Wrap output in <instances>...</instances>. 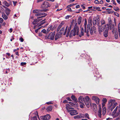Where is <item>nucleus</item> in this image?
Masks as SVG:
<instances>
[{"label": "nucleus", "mask_w": 120, "mask_h": 120, "mask_svg": "<svg viewBox=\"0 0 120 120\" xmlns=\"http://www.w3.org/2000/svg\"><path fill=\"white\" fill-rule=\"evenodd\" d=\"M44 10H34L33 13H35V15L36 16H41L38 17V19L42 17H44L46 15L43 12Z\"/></svg>", "instance_id": "1"}, {"label": "nucleus", "mask_w": 120, "mask_h": 120, "mask_svg": "<svg viewBox=\"0 0 120 120\" xmlns=\"http://www.w3.org/2000/svg\"><path fill=\"white\" fill-rule=\"evenodd\" d=\"M79 28L78 26L76 25H75L74 29V31L71 30L70 34V36H74L76 34L78 35L79 32Z\"/></svg>", "instance_id": "2"}, {"label": "nucleus", "mask_w": 120, "mask_h": 120, "mask_svg": "<svg viewBox=\"0 0 120 120\" xmlns=\"http://www.w3.org/2000/svg\"><path fill=\"white\" fill-rule=\"evenodd\" d=\"M99 19H97V26H98V30L99 32L103 31L105 28L106 26V24H101L100 25Z\"/></svg>", "instance_id": "3"}, {"label": "nucleus", "mask_w": 120, "mask_h": 120, "mask_svg": "<svg viewBox=\"0 0 120 120\" xmlns=\"http://www.w3.org/2000/svg\"><path fill=\"white\" fill-rule=\"evenodd\" d=\"M92 25L91 24H88L87 25V29L86 28V29H84V32L86 33V35L88 36H89V32L90 26Z\"/></svg>", "instance_id": "4"}, {"label": "nucleus", "mask_w": 120, "mask_h": 120, "mask_svg": "<svg viewBox=\"0 0 120 120\" xmlns=\"http://www.w3.org/2000/svg\"><path fill=\"white\" fill-rule=\"evenodd\" d=\"M68 112H69L71 116L77 114L79 113L76 110L73 109L71 110H68Z\"/></svg>", "instance_id": "5"}, {"label": "nucleus", "mask_w": 120, "mask_h": 120, "mask_svg": "<svg viewBox=\"0 0 120 120\" xmlns=\"http://www.w3.org/2000/svg\"><path fill=\"white\" fill-rule=\"evenodd\" d=\"M82 114V118H86V119H82V120H91V118L89 116V115L87 113H85L84 114Z\"/></svg>", "instance_id": "6"}, {"label": "nucleus", "mask_w": 120, "mask_h": 120, "mask_svg": "<svg viewBox=\"0 0 120 120\" xmlns=\"http://www.w3.org/2000/svg\"><path fill=\"white\" fill-rule=\"evenodd\" d=\"M49 6L50 4L49 3L46 1L43 2L41 6V7L44 8H46Z\"/></svg>", "instance_id": "7"}, {"label": "nucleus", "mask_w": 120, "mask_h": 120, "mask_svg": "<svg viewBox=\"0 0 120 120\" xmlns=\"http://www.w3.org/2000/svg\"><path fill=\"white\" fill-rule=\"evenodd\" d=\"M50 118L51 117L49 114H47L45 116L40 117L41 119L42 120H49Z\"/></svg>", "instance_id": "8"}, {"label": "nucleus", "mask_w": 120, "mask_h": 120, "mask_svg": "<svg viewBox=\"0 0 120 120\" xmlns=\"http://www.w3.org/2000/svg\"><path fill=\"white\" fill-rule=\"evenodd\" d=\"M55 34V32L51 33L48 36L47 38L52 40H53L54 38Z\"/></svg>", "instance_id": "9"}, {"label": "nucleus", "mask_w": 120, "mask_h": 120, "mask_svg": "<svg viewBox=\"0 0 120 120\" xmlns=\"http://www.w3.org/2000/svg\"><path fill=\"white\" fill-rule=\"evenodd\" d=\"M118 108V106H117L113 112L112 115L113 117H115L116 116H117L119 114V113L116 112V111L117 110Z\"/></svg>", "instance_id": "10"}, {"label": "nucleus", "mask_w": 120, "mask_h": 120, "mask_svg": "<svg viewBox=\"0 0 120 120\" xmlns=\"http://www.w3.org/2000/svg\"><path fill=\"white\" fill-rule=\"evenodd\" d=\"M107 25L108 26L109 29L111 30L112 32H114V25H109L108 24H107Z\"/></svg>", "instance_id": "11"}, {"label": "nucleus", "mask_w": 120, "mask_h": 120, "mask_svg": "<svg viewBox=\"0 0 120 120\" xmlns=\"http://www.w3.org/2000/svg\"><path fill=\"white\" fill-rule=\"evenodd\" d=\"M115 101L114 100H110L109 101L108 104V107L109 108L112 107L114 104V102Z\"/></svg>", "instance_id": "12"}, {"label": "nucleus", "mask_w": 120, "mask_h": 120, "mask_svg": "<svg viewBox=\"0 0 120 120\" xmlns=\"http://www.w3.org/2000/svg\"><path fill=\"white\" fill-rule=\"evenodd\" d=\"M96 31V27L94 26L91 27L90 31V33L91 34H93V33H95Z\"/></svg>", "instance_id": "13"}, {"label": "nucleus", "mask_w": 120, "mask_h": 120, "mask_svg": "<svg viewBox=\"0 0 120 120\" xmlns=\"http://www.w3.org/2000/svg\"><path fill=\"white\" fill-rule=\"evenodd\" d=\"M92 100H94L96 102L97 104H98L99 103V99L95 96H93L92 97Z\"/></svg>", "instance_id": "14"}, {"label": "nucleus", "mask_w": 120, "mask_h": 120, "mask_svg": "<svg viewBox=\"0 0 120 120\" xmlns=\"http://www.w3.org/2000/svg\"><path fill=\"white\" fill-rule=\"evenodd\" d=\"M35 114L36 115V116H34L33 118L32 119L33 120H38V119L40 120L38 116V112L37 111H36L35 112Z\"/></svg>", "instance_id": "15"}, {"label": "nucleus", "mask_w": 120, "mask_h": 120, "mask_svg": "<svg viewBox=\"0 0 120 120\" xmlns=\"http://www.w3.org/2000/svg\"><path fill=\"white\" fill-rule=\"evenodd\" d=\"M66 109L67 110L68 112V110H71L73 109V108H72L70 105L69 104H67L66 105Z\"/></svg>", "instance_id": "16"}, {"label": "nucleus", "mask_w": 120, "mask_h": 120, "mask_svg": "<svg viewBox=\"0 0 120 120\" xmlns=\"http://www.w3.org/2000/svg\"><path fill=\"white\" fill-rule=\"evenodd\" d=\"M2 4L8 7L10 6V4L8 3L7 1H4L2 2Z\"/></svg>", "instance_id": "17"}, {"label": "nucleus", "mask_w": 120, "mask_h": 120, "mask_svg": "<svg viewBox=\"0 0 120 120\" xmlns=\"http://www.w3.org/2000/svg\"><path fill=\"white\" fill-rule=\"evenodd\" d=\"M84 102L87 107L88 108H89L91 104L90 101H85Z\"/></svg>", "instance_id": "18"}, {"label": "nucleus", "mask_w": 120, "mask_h": 120, "mask_svg": "<svg viewBox=\"0 0 120 120\" xmlns=\"http://www.w3.org/2000/svg\"><path fill=\"white\" fill-rule=\"evenodd\" d=\"M61 37V35L59 33H57L55 37V40H56L59 38H60Z\"/></svg>", "instance_id": "19"}, {"label": "nucleus", "mask_w": 120, "mask_h": 120, "mask_svg": "<svg viewBox=\"0 0 120 120\" xmlns=\"http://www.w3.org/2000/svg\"><path fill=\"white\" fill-rule=\"evenodd\" d=\"M71 26L68 27L66 35V36L67 37H68L69 35L70 34V31L71 30Z\"/></svg>", "instance_id": "20"}, {"label": "nucleus", "mask_w": 120, "mask_h": 120, "mask_svg": "<svg viewBox=\"0 0 120 120\" xmlns=\"http://www.w3.org/2000/svg\"><path fill=\"white\" fill-rule=\"evenodd\" d=\"M74 118L75 119H78L82 118V114H80V115L75 116H74Z\"/></svg>", "instance_id": "21"}, {"label": "nucleus", "mask_w": 120, "mask_h": 120, "mask_svg": "<svg viewBox=\"0 0 120 120\" xmlns=\"http://www.w3.org/2000/svg\"><path fill=\"white\" fill-rule=\"evenodd\" d=\"M84 100V98L82 96H80L79 98V101L82 103L83 102V101Z\"/></svg>", "instance_id": "22"}, {"label": "nucleus", "mask_w": 120, "mask_h": 120, "mask_svg": "<svg viewBox=\"0 0 120 120\" xmlns=\"http://www.w3.org/2000/svg\"><path fill=\"white\" fill-rule=\"evenodd\" d=\"M82 17L80 16H79L78 20V23L79 25L80 24L82 21Z\"/></svg>", "instance_id": "23"}, {"label": "nucleus", "mask_w": 120, "mask_h": 120, "mask_svg": "<svg viewBox=\"0 0 120 120\" xmlns=\"http://www.w3.org/2000/svg\"><path fill=\"white\" fill-rule=\"evenodd\" d=\"M108 31L107 30H105L104 32V35L105 37H107L108 36Z\"/></svg>", "instance_id": "24"}, {"label": "nucleus", "mask_w": 120, "mask_h": 120, "mask_svg": "<svg viewBox=\"0 0 120 120\" xmlns=\"http://www.w3.org/2000/svg\"><path fill=\"white\" fill-rule=\"evenodd\" d=\"M2 16L4 19L5 20L8 19V17L4 13H2Z\"/></svg>", "instance_id": "25"}, {"label": "nucleus", "mask_w": 120, "mask_h": 120, "mask_svg": "<svg viewBox=\"0 0 120 120\" xmlns=\"http://www.w3.org/2000/svg\"><path fill=\"white\" fill-rule=\"evenodd\" d=\"M85 100H84V102L85 101H90V98L88 96H86L84 98Z\"/></svg>", "instance_id": "26"}, {"label": "nucleus", "mask_w": 120, "mask_h": 120, "mask_svg": "<svg viewBox=\"0 0 120 120\" xmlns=\"http://www.w3.org/2000/svg\"><path fill=\"white\" fill-rule=\"evenodd\" d=\"M106 108L104 107L102 111V115L103 116L105 114L106 112Z\"/></svg>", "instance_id": "27"}, {"label": "nucleus", "mask_w": 120, "mask_h": 120, "mask_svg": "<svg viewBox=\"0 0 120 120\" xmlns=\"http://www.w3.org/2000/svg\"><path fill=\"white\" fill-rule=\"evenodd\" d=\"M11 10L8 8H7L5 11V13L7 15H9L10 13Z\"/></svg>", "instance_id": "28"}, {"label": "nucleus", "mask_w": 120, "mask_h": 120, "mask_svg": "<svg viewBox=\"0 0 120 120\" xmlns=\"http://www.w3.org/2000/svg\"><path fill=\"white\" fill-rule=\"evenodd\" d=\"M98 115L100 117H101V108H100L98 111Z\"/></svg>", "instance_id": "29"}, {"label": "nucleus", "mask_w": 120, "mask_h": 120, "mask_svg": "<svg viewBox=\"0 0 120 120\" xmlns=\"http://www.w3.org/2000/svg\"><path fill=\"white\" fill-rule=\"evenodd\" d=\"M39 21V20L38 19H35L33 22L32 23L34 25L36 24H37Z\"/></svg>", "instance_id": "30"}, {"label": "nucleus", "mask_w": 120, "mask_h": 120, "mask_svg": "<svg viewBox=\"0 0 120 120\" xmlns=\"http://www.w3.org/2000/svg\"><path fill=\"white\" fill-rule=\"evenodd\" d=\"M45 19L44 20L42 21H41L40 24H39V25H38V26H41L45 22Z\"/></svg>", "instance_id": "31"}, {"label": "nucleus", "mask_w": 120, "mask_h": 120, "mask_svg": "<svg viewBox=\"0 0 120 120\" xmlns=\"http://www.w3.org/2000/svg\"><path fill=\"white\" fill-rule=\"evenodd\" d=\"M97 21L96 19H94L93 21V25L94 26H95L96 25Z\"/></svg>", "instance_id": "32"}, {"label": "nucleus", "mask_w": 120, "mask_h": 120, "mask_svg": "<svg viewBox=\"0 0 120 120\" xmlns=\"http://www.w3.org/2000/svg\"><path fill=\"white\" fill-rule=\"evenodd\" d=\"M52 107L51 106H49L47 108V110L48 111H51L52 110Z\"/></svg>", "instance_id": "33"}, {"label": "nucleus", "mask_w": 120, "mask_h": 120, "mask_svg": "<svg viewBox=\"0 0 120 120\" xmlns=\"http://www.w3.org/2000/svg\"><path fill=\"white\" fill-rule=\"evenodd\" d=\"M87 24L86 20V19H85V23L84 24V29H86V28Z\"/></svg>", "instance_id": "34"}, {"label": "nucleus", "mask_w": 120, "mask_h": 120, "mask_svg": "<svg viewBox=\"0 0 120 120\" xmlns=\"http://www.w3.org/2000/svg\"><path fill=\"white\" fill-rule=\"evenodd\" d=\"M88 24H89L92 25V20L90 18L88 20Z\"/></svg>", "instance_id": "35"}, {"label": "nucleus", "mask_w": 120, "mask_h": 120, "mask_svg": "<svg viewBox=\"0 0 120 120\" xmlns=\"http://www.w3.org/2000/svg\"><path fill=\"white\" fill-rule=\"evenodd\" d=\"M108 24L109 25H111L112 21L111 19L110 18H109L108 19Z\"/></svg>", "instance_id": "36"}, {"label": "nucleus", "mask_w": 120, "mask_h": 120, "mask_svg": "<svg viewBox=\"0 0 120 120\" xmlns=\"http://www.w3.org/2000/svg\"><path fill=\"white\" fill-rule=\"evenodd\" d=\"M118 31L119 33V35L120 37V23H119L118 25Z\"/></svg>", "instance_id": "37"}, {"label": "nucleus", "mask_w": 120, "mask_h": 120, "mask_svg": "<svg viewBox=\"0 0 120 120\" xmlns=\"http://www.w3.org/2000/svg\"><path fill=\"white\" fill-rule=\"evenodd\" d=\"M100 22L101 24H106L105 21L103 19L101 20Z\"/></svg>", "instance_id": "38"}, {"label": "nucleus", "mask_w": 120, "mask_h": 120, "mask_svg": "<svg viewBox=\"0 0 120 120\" xmlns=\"http://www.w3.org/2000/svg\"><path fill=\"white\" fill-rule=\"evenodd\" d=\"M76 4H70L68 5L67 6V8H68L71 7V6H73V5H76Z\"/></svg>", "instance_id": "39"}, {"label": "nucleus", "mask_w": 120, "mask_h": 120, "mask_svg": "<svg viewBox=\"0 0 120 120\" xmlns=\"http://www.w3.org/2000/svg\"><path fill=\"white\" fill-rule=\"evenodd\" d=\"M52 27V25H51L48 28L47 30V32H48L50 31Z\"/></svg>", "instance_id": "40"}, {"label": "nucleus", "mask_w": 120, "mask_h": 120, "mask_svg": "<svg viewBox=\"0 0 120 120\" xmlns=\"http://www.w3.org/2000/svg\"><path fill=\"white\" fill-rule=\"evenodd\" d=\"M115 38L117 39L118 38V34L117 32H116L115 34Z\"/></svg>", "instance_id": "41"}, {"label": "nucleus", "mask_w": 120, "mask_h": 120, "mask_svg": "<svg viewBox=\"0 0 120 120\" xmlns=\"http://www.w3.org/2000/svg\"><path fill=\"white\" fill-rule=\"evenodd\" d=\"M93 108H94L95 110L96 111V110H97V109L96 105L95 104H93Z\"/></svg>", "instance_id": "42"}, {"label": "nucleus", "mask_w": 120, "mask_h": 120, "mask_svg": "<svg viewBox=\"0 0 120 120\" xmlns=\"http://www.w3.org/2000/svg\"><path fill=\"white\" fill-rule=\"evenodd\" d=\"M81 35L83 36L84 35V29L83 28H82L81 30Z\"/></svg>", "instance_id": "43"}, {"label": "nucleus", "mask_w": 120, "mask_h": 120, "mask_svg": "<svg viewBox=\"0 0 120 120\" xmlns=\"http://www.w3.org/2000/svg\"><path fill=\"white\" fill-rule=\"evenodd\" d=\"M4 10V8L1 6H0V12L2 13Z\"/></svg>", "instance_id": "44"}, {"label": "nucleus", "mask_w": 120, "mask_h": 120, "mask_svg": "<svg viewBox=\"0 0 120 120\" xmlns=\"http://www.w3.org/2000/svg\"><path fill=\"white\" fill-rule=\"evenodd\" d=\"M68 28V26H66V27L65 30L64 32V35H65L67 33V29Z\"/></svg>", "instance_id": "45"}, {"label": "nucleus", "mask_w": 120, "mask_h": 120, "mask_svg": "<svg viewBox=\"0 0 120 120\" xmlns=\"http://www.w3.org/2000/svg\"><path fill=\"white\" fill-rule=\"evenodd\" d=\"M71 98L72 99L75 101H76V99L74 95H72L71 97Z\"/></svg>", "instance_id": "46"}, {"label": "nucleus", "mask_w": 120, "mask_h": 120, "mask_svg": "<svg viewBox=\"0 0 120 120\" xmlns=\"http://www.w3.org/2000/svg\"><path fill=\"white\" fill-rule=\"evenodd\" d=\"M61 27H62V26H61V25H59L57 27V31H59Z\"/></svg>", "instance_id": "47"}, {"label": "nucleus", "mask_w": 120, "mask_h": 120, "mask_svg": "<svg viewBox=\"0 0 120 120\" xmlns=\"http://www.w3.org/2000/svg\"><path fill=\"white\" fill-rule=\"evenodd\" d=\"M114 14L115 15H116L117 17H118L119 16V14L116 12H114Z\"/></svg>", "instance_id": "48"}, {"label": "nucleus", "mask_w": 120, "mask_h": 120, "mask_svg": "<svg viewBox=\"0 0 120 120\" xmlns=\"http://www.w3.org/2000/svg\"><path fill=\"white\" fill-rule=\"evenodd\" d=\"M41 32L44 34H46L47 32V31L45 30L44 29L41 30Z\"/></svg>", "instance_id": "49"}, {"label": "nucleus", "mask_w": 120, "mask_h": 120, "mask_svg": "<svg viewBox=\"0 0 120 120\" xmlns=\"http://www.w3.org/2000/svg\"><path fill=\"white\" fill-rule=\"evenodd\" d=\"M85 106L84 104H82L80 105V107L81 108H84V106Z\"/></svg>", "instance_id": "50"}, {"label": "nucleus", "mask_w": 120, "mask_h": 120, "mask_svg": "<svg viewBox=\"0 0 120 120\" xmlns=\"http://www.w3.org/2000/svg\"><path fill=\"white\" fill-rule=\"evenodd\" d=\"M114 9L116 11H117L119 10V8L118 7H115L114 8Z\"/></svg>", "instance_id": "51"}, {"label": "nucleus", "mask_w": 120, "mask_h": 120, "mask_svg": "<svg viewBox=\"0 0 120 120\" xmlns=\"http://www.w3.org/2000/svg\"><path fill=\"white\" fill-rule=\"evenodd\" d=\"M115 106L114 105H113L112 107L111 108H110L111 110L112 111L113 109L115 107Z\"/></svg>", "instance_id": "52"}, {"label": "nucleus", "mask_w": 120, "mask_h": 120, "mask_svg": "<svg viewBox=\"0 0 120 120\" xmlns=\"http://www.w3.org/2000/svg\"><path fill=\"white\" fill-rule=\"evenodd\" d=\"M115 106L114 105H113L112 107L111 108H110L111 110L112 111L113 109L115 107Z\"/></svg>", "instance_id": "53"}, {"label": "nucleus", "mask_w": 120, "mask_h": 120, "mask_svg": "<svg viewBox=\"0 0 120 120\" xmlns=\"http://www.w3.org/2000/svg\"><path fill=\"white\" fill-rule=\"evenodd\" d=\"M46 103L47 104L49 105L52 104L53 103L52 101H50L46 102Z\"/></svg>", "instance_id": "54"}, {"label": "nucleus", "mask_w": 120, "mask_h": 120, "mask_svg": "<svg viewBox=\"0 0 120 120\" xmlns=\"http://www.w3.org/2000/svg\"><path fill=\"white\" fill-rule=\"evenodd\" d=\"M94 3L96 4H98L99 3V2L98 0H95L94 1Z\"/></svg>", "instance_id": "55"}, {"label": "nucleus", "mask_w": 120, "mask_h": 120, "mask_svg": "<svg viewBox=\"0 0 120 120\" xmlns=\"http://www.w3.org/2000/svg\"><path fill=\"white\" fill-rule=\"evenodd\" d=\"M3 21V20L2 18H0V23H2Z\"/></svg>", "instance_id": "56"}, {"label": "nucleus", "mask_w": 120, "mask_h": 120, "mask_svg": "<svg viewBox=\"0 0 120 120\" xmlns=\"http://www.w3.org/2000/svg\"><path fill=\"white\" fill-rule=\"evenodd\" d=\"M64 21H62L61 22V23L60 24V25H61V26H62V25H64Z\"/></svg>", "instance_id": "57"}, {"label": "nucleus", "mask_w": 120, "mask_h": 120, "mask_svg": "<svg viewBox=\"0 0 120 120\" xmlns=\"http://www.w3.org/2000/svg\"><path fill=\"white\" fill-rule=\"evenodd\" d=\"M93 8L94 9H97V10H99L100 8L99 7H93Z\"/></svg>", "instance_id": "58"}, {"label": "nucleus", "mask_w": 120, "mask_h": 120, "mask_svg": "<svg viewBox=\"0 0 120 120\" xmlns=\"http://www.w3.org/2000/svg\"><path fill=\"white\" fill-rule=\"evenodd\" d=\"M19 40L21 42H22L23 41V39L21 38H19Z\"/></svg>", "instance_id": "59"}, {"label": "nucleus", "mask_w": 120, "mask_h": 120, "mask_svg": "<svg viewBox=\"0 0 120 120\" xmlns=\"http://www.w3.org/2000/svg\"><path fill=\"white\" fill-rule=\"evenodd\" d=\"M12 2H13V4L14 6L17 3V1H13Z\"/></svg>", "instance_id": "60"}, {"label": "nucleus", "mask_w": 120, "mask_h": 120, "mask_svg": "<svg viewBox=\"0 0 120 120\" xmlns=\"http://www.w3.org/2000/svg\"><path fill=\"white\" fill-rule=\"evenodd\" d=\"M70 17V16L69 15H67L65 17V19H69V17Z\"/></svg>", "instance_id": "61"}, {"label": "nucleus", "mask_w": 120, "mask_h": 120, "mask_svg": "<svg viewBox=\"0 0 120 120\" xmlns=\"http://www.w3.org/2000/svg\"><path fill=\"white\" fill-rule=\"evenodd\" d=\"M41 27L39 28L38 29H37L36 30H35V32L36 33H37L38 32V30H39L40 28H41Z\"/></svg>", "instance_id": "62"}, {"label": "nucleus", "mask_w": 120, "mask_h": 120, "mask_svg": "<svg viewBox=\"0 0 120 120\" xmlns=\"http://www.w3.org/2000/svg\"><path fill=\"white\" fill-rule=\"evenodd\" d=\"M117 105V103L116 102H115V101L114 102L113 105L116 106Z\"/></svg>", "instance_id": "63"}, {"label": "nucleus", "mask_w": 120, "mask_h": 120, "mask_svg": "<svg viewBox=\"0 0 120 120\" xmlns=\"http://www.w3.org/2000/svg\"><path fill=\"white\" fill-rule=\"evenodd\" d=\"M103 101L104 102H105L107 101V100L105 98H103Z\"/></svg>", "instance_id": "64"}]
</instances>
